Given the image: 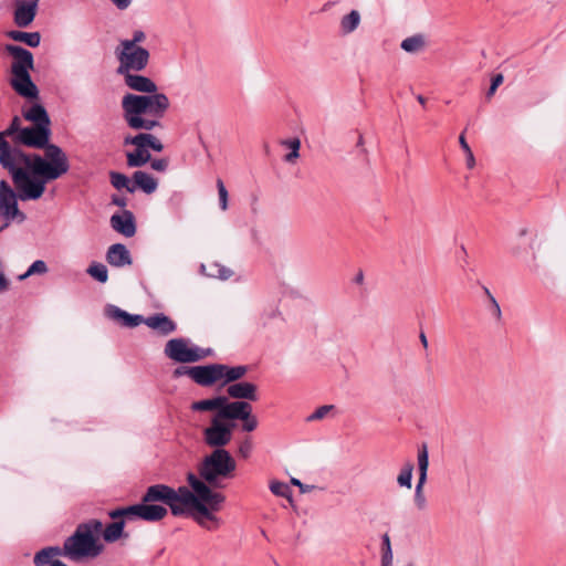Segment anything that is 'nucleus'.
Returning <instances> with one entry per match:
<instances>
[{"mask_svg": "<svg viewBox=\"0 0 566 566\" xmlns=\"http://www.w3.org/2000/svg\"><path fill=\"white\" fill-rule=\"evenodd\" d=\"M188 483L191 490L186 486L175 490L165 484L151 485L144 494L142 504L163 502L174 515H189L200 526L209 531L216 530L220 524L216 512L221 510L224 495L212 491L192 473L188 475Z\"/></svg>", "mask_w": 566, "mask_h": 566, "instance_id": "nucleus-1", "label": "nucleus"}, {"mask_svg": "<svg viewBox=\"0 0 566 566\" xmlns=\"http://www.w3.org/2000/svg\"><path fill=\"white\" fill-rule=\"evenodd\" d=\"M125 85L132 91L144 93H127L122 98L123 117L127 126L135 130L149 132L160 126L163 118L170 106L168 96L159 93L157 84L149 77L129 72L122 74Z\"/></svg>", "mask_w": 566, "mask_h": 566, "instance_id": "nucleus-2", "label": "nucleus"}, {"mask_svg": "<svg viewBox=\"0 0 566 566\" xmlns=\"http://www.w3.org/2000/svg\"><path fill=\"white\" fill-rule=\"evenodd\" d=\"M51 128L39 127L35 125L23 127L19 132L17 138L11 143V146L20 148L25 146L35 149H44V157L38 154H27V164L21 165L31 175V178L43 181V192L45 191V184L55 180L66 174L70 169V164L66 154L63 149L50 143Z\"/></svg>", "mask_w": 566, "mask_h": 566, "instance_id": "nucleus-3", "label": "nucleus"}, {"mask_svg": "<svg viewBox=\"0 0 566 566\" xmlns=\"http://www.w3.org/2000/svg\"><path fill=\"white\" fill-rule=\"evenodd\" d=\"M102 531L103 523L98 520L78 524L75 532L64 541L63 556L73 562L97 557L104 549L98 541Z\"/></svg>", "mask_w": 566, "mask_h": 566, "instance_id": "nucleus-4", "label": "nucleus"}, {"mask_svg": "<svg viewBox=\"0 0 566 566\" xmlns=\"http://www.w3.org/2000/svg\"><path fill=\"white\" fill-rule=\"evenodd\" d=\"M237 462L230 452L226 449H214L207 454L198 467L201 482L213 489L226 486V481L234 476Z\"/></svg>", "mask_w": 566, "mask_h": 566, "instance_id": "nucleus-5", "label": "nucleus"}, {"mask_svg": "<svg viewBox=\"0 0 566 566\" xmlns=\"http://www.w3.org/2000/svg\"><path fill=\"white\" fill-rule=\"evenodd\" d=\"M105 314L108 318L118 322L122 326L132 328L145 324L164 336L174 333L177 328L176 323L163 313H157L145 318L142 315L129 314L116 305L108 304L105 307Z\"/></svg>", "mask_w": 566, "mask_h": 566, "instance_id": "nucleus-6", "label": "nucleus"}, {"mask_svg": "<svg viewBox=\"0 0 566 566\" xmlns=\"http://www.w3.org/2000/svg\"><path fill=\"white\" fill-rule=\"evenodd\" d=\"M167 358L176 363H196L212 354L211 348H201L188 338L177 337L169 339L164 348Z\"/></svg>", "mask_w": 566, "mask_h": 566, "instance_id": "nucleus-7", "label": "nucleus"}, {"mask_svg": "<svg viewBox=\"0 0 566 566\" xmlns=\"http://www.w3.org/2000/svg\"><path fill=\"white\" fill-rule=\"evenodd\" d=\"M117 60L119 62L117 73L119 75L129 72L143 71L149 61V52L138 45L130 43H120L116 50Z\"/></svg>", "mask_w": 566, "mask_h": 566, "instance_id": "nucleus-8", "label": "nucleus"}, {"mask_svg": "<svg viewBox=\"0 0 566 566\" xmlns=\"http://www.w3.org/2000/svg\"><path fill=\"white\" fill-rule=\"evenodd\" d=\"M15 192L6 180L0 181V217L6 221V226L12 221L23 222L25 214L19 210L18 200L29 201L30 199H22V190L14 186Z\"/></svg>", "mask_w": 566, "mask_h": 566, "instance_id": "nucleus-9", "label": "nucleus"}, {"mask_svg": "<svg viewBox=\"0 0 566 566\" xmlns=\"http://www.w3.org/2000/svg\"><path fill=\"white\" fill-rule=\"evenodd\" d=\"M233 423H227L214 415L210 424L203 429L205 443L214 449H224L232 439Z\"/></svg>", "mask_w": 566, "mask_h": 566, "instance_id": "nucleus-10", "label": "nucleus"}, {"mask_svg": "<svg viewBox=\"0 0 566 566\" xmlns=\"http://www.w3.org/2000/svg\"><path fill=\"white\" fill-rule=\"evenodd\" d=\"M167 514V509L158 504H135L127 507L117 509L109 512V517L113 520L127 516L137 517L148 522H157L164 518Z\"/></svg>", "mask_w": 566, "mask_h": 566, "instance_id": "nucleus-11", "label": "nucleus"}, {"mask_svg": "<svg viewBox=\"0 0 566 566\" xmlns=\"http://www.w3.org/2000/svg\"><path fill=\"white\" fill-rule=\"evenodd\" d=\"M40 0H14L13 22L19 28H28L35 19Z\"/></svg>", "mask_w": 566, "mask_h": 566, "instance_id": "nucleus-12", "label": "nucleus"}, {"mask_svg": "<svg viewBox=\"0 0 566 566\" xmlns=\"http://www.w3.org/2000/svg\"><path fill=\"white\" fill-rule=\"evenodd\" d=\"M6 51L13 57L11 73L33 70L34 59L29 50L20 45L7 44Z\"/></svg>", "mask_w": 566, "mask_h": 566, "instance_id": "nucleus-13", "label": "nucleus"}, {"mask_svg": "<svg viewBox=\"0 0 566 566\" xmlns=\"http://www.w3.org/2000/svg\"><path fill=\"white\" fill-rule=\"evenodd\" d=\"M29 72L30 71L12 73L13 76L10 80V85L17 92V94L22 97L36 98L39 95V90L33 83Z\"/></svg>", "mask_w": 566, "mask_h": 566, "instance_id": "nucleus-14", "label": "nucleus"}, {"mask_svg": "<svg viewBox=\"0 0 566 566\" xmlns=\"http://www.w3.org/2000/svg\"><path fill=\"white\" fill-rule=\"evenodd\" d=\"M253 410V407L248 401L242 400H232L230 401L228 397H226V403L222 406L220 412L216 415L224 420H241L248 411Z\"/></svg>", "mask_w": 566, "mask_h": 566, "instance_id": "nucleus-15", "label": "nucleus"}, {"mask_svg": "<svg viewBox=\"0 0 566 566\" xmlns=\"http://www.w3.org/2000/svg\"><path fill=\"white\" fill-rule=\"evenodd\" d=\"M226 392L233 400L256 401L259 399L258 386L250 381H238L227 386Z\"/></svg>", "mask_w": 566, "mask_h": 566, "instance_id": "nucleus-16", "label": "nucleus"}, {"mask_svg": "<svg viewBox=\"0 0 566 566\" xmlns=\"http://www.w3.org/2000/svg\"><path fill=\"white\" fill-rule=\"evenodd\" d=\"M192 380L202 387L214 385L219 381V364L195 366Z\"/></svg>", "mask_w": 566, "mask_h": 566, "instance_id": "nucleus-17", "label": "nucleus"}, {"mask_svg": "<svg viewBox=\"0 0 566 566\" xmlns=\"http://www.w3.org/2000/svg\"><path fill=\"white\" fill-rule=\"evenodd\" d=\"M112 227L126 237H133L136 232L134 214L124 210L120 214H114L111 218Z\"/></svg>", "mask_w": 566, "mask_h": 566, "instance_id": "nucleus-18", "label": "nucleus"}, {"mask_svg": "<svg viewBox=\"0 0 566 566\" xmlns=\"http://www.w3.org/2000/svg\"><path fill=\"white\" fill-rule=\"evenodd\" d=\"M249 368L245 365L230 366L219 364V381L222 385H232L240 381L248 373Z\"/></svg>", "mask_w": 566, "mask_h": 566, "instance_id": "nucleus-19", "label": "nucleus"}, {"mask_svg": "<svg viewBox=\"0 0 566 566\" xmlns=\"http://www.w3.org/2000/svg\"><path fill=\"white\" fill-rule=\"evenodd\" d=\"M23 117L39 127L50 128L51 126L48 112L41 104H34L28 111H24Z\"/></svg>", "mask_w": 566, "mask_h": 566, "instance_id": "nucleus-20", "label": "nucleus"}, {"mask_svg": "<svg viewBox=\"0 0 566 566\" xmlns=\"http://www.w3.org/2000/svg\"><path fill=\"white\" fill-rule=\"evenodd\" d=\"M133 184L134 192L140 189L147 195L155 192L158 187V181L151 175L143 170H137L133 174Z\"/></svg>", "mask_w": 566, "mask_h": 566, "instance_id": "nucleus-21", "label": "nucleus"}, {"mask_svg": "<svg viewBox=\"0 0 566 566\" xmlns=\"http://www.w3.org/2000/svg\"><path fill=\"white\" fill-rule=\"evenodd\" d=\"M22 128L21 118L17 115L13 116L9 126L4 130L0 132L1 150L4 151L8 147H12L11 143L17 138V135H19V132L22 130Z\"/></svg>", "mask_w": 566, "mask_h": 566, "instance_id": "nucleus-22", "label": "nucleus"}, {"mask_svg": "<svg viewBox=\"0 0 566 566\" xmlns=\"http://www.w3.org/2000/svg\"><path fill=\"white\" fill-rule=\"evenodd\" d=\"M63 556V549L59 546H48L39 551L33 558L35 566H51L56 557Z\"/></svg>", "mask_w": 566, "mask_h": 566, "instance_id": "nucleus-23", "label": "nucleus"}, {"mask_svg": "<svg viewBox=\"0 0 566 566\" xmlns=\"http://www.w3.org/2000/svg\"><path fill=\"white\" fill-rule=\"evenodd\" d=\"M200 271L206 276L221 280H228L232 275V271L230 269L218 262L201 263Z\"/></svg>", "mask_w": 566, "mask_h": 566, "instance_id": "nucleus-24", "label": "nucleus"}, {"mask_svg": "<svg viewBox=\"0 0 566 566\" xmlns=\"http://www.w3.org/2000/svg\"><path fill=\"white\" fill-rule=\"evenodd\" d=\"M7 36L13 41L23 42L31 48L39 46L41 42V34L39 32L11 30L7 32Z\"/></svg>", "mask_w": 566, "mask_h": 566, "instance_id": "nucleus-25", "label": "nucleus"}, {"mask_svg": "<svg viewBox=\"0 0 566 566\" xmlns=\"http://www.w3.org/2000/svg\"><path fill=\"white\" fill-rule=\"evenodd\" d=\"M226 403V396H216L210 399L195 401L191 405L193 411H213L220 412L222 406Z\"/></svg>", "mask_w": 566, "mask_h": 566, "instance_id": "nucleus-26", "label": "nucleus"}, {"mask_svg": "<svg viewBox=\"0 0 566 566\" xmlns=\"http://www.w3.org/2000/svg\"><path fill=\"white\" fill-rule=\"evenodd\" d=\"M427 42L423 34H415L401 41L400 48L411 54L419 53L426 49Z\"/></svg>", "mask_w": 566, "mask_h": 566, "instance_id": "nucleus-27", "label": "nucleus"}, {"mask_svg": "<svg viewBox=\"0 0 566 566\" xmlns=\"http://www.w3.org/2000/svg\"><path fill=\"white\" fill-rule=\"evenodd\" d=\"M109 181L116 190H126L129 193H134L133 178L129 179L125 174L109 171Z\"/></svg>", "mask_w": 566, "mask_h": 566, "instance_id": "nucleus-28", "label": "nucleus"}, {"mask_svg": "<svg viewBox=\"0 0 566 566\" xmlns=\"http://www.w3.org/2000/svg\"><path fill=\"white\" fill-rule=\"evenodd\" d=\"M106 260L113 266H124L132 263L129 250H107Z\"/></svg>", "mask_w": 566, "mask_h": 566, "instance_id": "nucleus-29", "label": "nucleus"}, {"mask_svg": "<svg viewBox=\"0 0 566 566\" xmlns=\"http://www.w3.org/2000/svg\"><path fill=\"white\" fill-rule=\"evenodd\" d=\"M126 157L128 167L133 168L143 167L151 159V156L147 149L138 148H136L134 151L127 153Z\"/></svg>", "mask_w": 566, "mask_h": 566, "instance_id": "nucleus-30", "label": "nucleus"}, {"mask_svg": "<svg viewBox=\"0 0 566 566\" xmlns=\"http://www.w3.org/2000/svg\"><path fill=\"white\" fill-rule=\"evenodd\" d=\"M124 521H116L108 524L103 531V538L107 543H114L124 534Z\"/></svg>", "mask_w": 566, "mask_h": 566, "instance_id": "nucleus-31", "label": "nucleus"}, {"mask_svg": "<svg viewBox=\"0 0 566 566\" xmlns=\"http://www.w3.org/2000/svg\"><path fill=\"white\" fill-rule=\"evenodd\" d=\"M360 23V14L357 10H352L340 20V30L344 34L354 32Z\"/></svg>", "mask_w": 566, "mask_h": 566, "instance_id": "nucleus-32", "label": "nucleus"}, {"mask_svg": "<svg viewBox=\"0 0 566 566\" xmlns=\"http://www.w3.org/2000/svg\"><path fill=\"white\" fill-rule=\"evenodd\" d=\"M413 463L407 461L397 476V483L401 488L411 489L412 486Z\"/></svg>", "mask_w": 566, "mask_h": 566, "instance_id": "nucleus-33", "label": "nucleus"}, {"mask_svg": "<svg viewBox=\"0 0 566 566\" xmlns=\"http://www.w3.org/2000/svg\"><path fill=\"white\" fill-rule=\"evenodd\" d=\"M426 482V476H419L415 489L413 502L419 511H423L427 509V499L423 493V486Z\"/></svg>", "mask_w": 566, "mask_h": 566, "instance_id": "nucleus-34", "label": "nucleus"}, {"mask_svg": "<svg viewBox=\"0 0 566 566\" xmlns=\"http://www.w3.org/2000/svg\"><path fill=\"white\" fill-rule=\"evenodd\" d=\"M417 463H418L419 476L427 478L428 476V468H429V453H428L427 444H424V443L418 449Z\"/></svg>", "mask_w": 566, "mask_h": 566, "instance_id": "nucleus-35", "label": "nucleus"}, {"mask_svg": "<svg viewBox=\"0 0 566 566\" xmlns=\"http://www.w3.org/2000/svg\"><path fill=\"white\" fill-rule=\"evenodd\" d=\"M87 273L99 283H105L108 279L107 268L103 263L93 262L88 266Z\"/></svg>", "mask_w": 566, "mask_h": 566, "instance_id": "nucleus-36", "label": "nucleus"}, {"mask_svg": "<svg viewBox=\"0 0 566 566\" xmlns=\"http://www.w3.org/2000/svg\"><path fill=\"white\" fill-rule=\"evenodd\" d=\"M151 138V134L149 133H139L136 136H128L124 139L125 145H134L138 149H147L149 146V142Z\"/></svg>", "mask_w": 566, "mask_h": 566, "instance_id": "nucleus-37", "label": "nucleus"}, {"mask_svg": "<svg viewBox=\"0 0 566 566\" xmlns=\"http://www.w3.org/2000/svg\"><path fill=\"white\" fill-rule=\"evenodd\" d=\"M48 272V266L45 264L44 261L42 260H36L34 261L30 266L29 269L21 275H19V280H25L28 279L29 276L31 275H42V274H45Z\"/></svg>", "mask_w": 566, "mask_h": 566, "instance_id": "nucleus-38", "label": "nucleus"}, {"mask_svg": "<svg viewBox=\"0 0 566 566\" xmlns=\"http://www.w3.org/2000/svg\"><path fill=\"white\" fill-rule=\"evenodd\" d=\"M270 490L274 495L285 497L289 501H292V491L286 483L280 481H272L270 483Z\"/></svg>", "mask_w": 566, "mask_h": 566, "instance_id": "nucleus-39", "label": "nucleus"}, {"mask_svg": "<svg viewBox=\"0 0 566 566\" xmlns=\"http://www.w3.org/2000/svg\"><path fill=\"white\" fill-rule=\"evenodd\" d=\"M381 566H392V551L390 544V537L388 534L382 536V548H381Z\"/></svg>", "mask_w": 566, "mask_h": 566, "instance_id": "nucleus-40", "label": "nucleus"}, {"mask_svg": "<svg viewBox=\"0 0 566 566\" xmlns=\"http://www.w3.org/2000/svg\"><path fill=\"white\" fill-rule=\"evenodd\" d=\"M335 406L334 405H324L318 407L313 413L307 416L306 421L307 422H314L319 421L329 416L332 411H334Z\"/></svg>", "mask_w": 566, "mask_h": 566, "instance_id": "nucleus-41", "label": "nucleus"}, {"mask_svg": "<svg viewBox=\"0 0 566 566\" xmlns=\"http://www.w3.org/2000/svg\"><path fill=\"white\" fill-rule=\"evenodd\" d=\"M240 421H242V430L245 432H252L259 426L258 418L253 415V410L248 411Z\"/></svg>", "mask_w": 566, "mask_h": 566, "instance_id": "nucleus-42", "label": "nucleus"}, {"mask_svg": "<svg viewBox=\"0 0 566 566\" xmlns=\"http://www.w3.org/2000/svg\"><path fill=\"white\" fill-rule=\"evenodd\" d=\"M459 144H460L461 148L463 149V151L467 155V167L469 169H472L475 166V158H474V155H473L469 144L467 143V139L464 137V133H462L460 135Z\"/></svg>", "mask_w": 566, "mask_h": 566, "instance_id": "nucleus-43", "label": "nucleus"}, {"mask_svg": "<svg viewBox=\"0 0 566 566\" xmlns=\"http://www.w3.org/2000/svg\"><path fill=\"white\" fill-rule=\"evenodd\" d=\"M217 189L219 195V206L222 211L228 209V190L223 184V181L219 178L217 179Z\"/></svg>", "mask_w": 566, "mask_h": 566, "instance_id": "nucleus-44", "label": "nucleus"}, {"mask_svg": "<svg viewBox=\"0 0 566 566\" xmlns=\"http://www.w3.org/2000/svg\"><path fill=\"white\" fill-rule=\"evenodd\" d=\"M253 443L250 437H245L238 447V454L242 459H248L251 455Z\"/></svg>", "mask_w": 566, "mask_h": 566, "instance_id": "nucleus-45", "label": "nucleus"}, {"mask_svg": "<svg viewBox=\"0 0 566 566\" xmlns=\"http://www.w3.org/2000/svg\"><path fill=\"white\" fill-rule=\"evenodd\" d=\"M195 366H180L174 370V377L179 378L182 376H188L191 380L193 379Z\"/></svg>", "mask_w": 566, "mask_h": 566, "instance_id": "nucleus-46", "label": "nucleus"}, {"mask_svg": "<svg viewBox=\"0 0 566 566\" xmlns=\"http://www.w3.org/2000/svg\"><path fill=\"white\" fill-rule=\"evenodd\" d=\"M503 81H504V77L501 73H499L492 77L491 86H490L489 91L486 92L488 98H490L491 96L494 95L496 88L503 83Z\"/></svg>", "mask_w": 566, "mask_h": 566, "instance_id": "nucleus-47", "label": "nucleus"}, {"mask_svg": "<svg viewBox=\"0 0 566 566\" xmlns=\"http://www.w3.org/2000/svg\"><path fill=\"white\" fill-rule=\"evenodd\" d=\"M150 166L154 170L164 172L168 168V159H166V158L153 159L150 161Z\"/></svg>", "mask_w": 566, "mask_h": 566, "instance_id": "nucleus-48", "label": "nucleus"}, {"mask_svg": "<svg viewBox=\"0 0 566 566\" xmlns=\"http://www.w3.org/2000/svg\"><path fill=\"white\" fill-rule=\"evenodd\" d=\"M146 35L142 30H136L133 33V39L130 40H122L120 43H130L133 45H137L145 40Z\"/></svg>", "mask_w": 566, "mask_h": 566, "instance_id": "nucleus-49", "label": "nucleus"}, {"mask_svg": "<svg viewBox=\"0 0 566 566\" xmlns=\"http://www.w3.org/2000/svg\"><path fill=\"white\" fill-rule=\"evenodd\" d=\"M111 199H112V203L119 208L124 209L127 206V198L125 196L113 195Z\"/></svg>", "mask_w": 566, "mask_h": 566, "instance_id": "nucleus-50", "label": "nucleus"}, {"mask_svg": "<svg viewBox=\"0 0 566 566\" xmlns=\"http://www.w3.org/2000/svg\"><path fill=\"white\" fill-rule=\"evenodd\" d=\"M148 148H151L155 151H161L164 149V145L156 136L151 135Z\"/></svg>", "mask_w": 566, "mask_h": 566, "instance_id": "nucleus-51", "label": "nucleus"}, {"mask_svg": "<svg viewBox=\"0 0 566 566\" xmlns=\"http://www.w3.org/2000/svg\"><path fill=\"white\" fill-rule=\"evenodd\" d=\"M533 261H534V263L530 264V268L533 271H538L544 265V264H542V262L544 261V258L539 254L534 253Z\"/></svg>", "mask_w": 566, "mask_h": 566, "instance_id": "nucleus-52", "label": "nucleus"}, {"mask_svg": "<svg viewBox=\"0 0 566 566\" xmlns=\"http://www.w3.org/2000/svg\"><path fill=\"white\" fill-rule=\"evenodd\" d=\"M291 483H292L293 485H295V486H298V488H300V491H301L302 493H307V492H310V491L313 489V486H312V485L303 484V483H302L298 479H296V478H292V479H291Z\"/></svg>", "mask_w": 566, "mask_h": 566, "instance_id": "nucleus-53", "label": "nucleus"}, {"mask_svg": "<svg viewBox=\"0 0 566 566\" xmlns=\"http://www.w3.org/2000/svg\"><path fill=\"white\" fill-rule=\"evenodd\" d=\"M281 144L289 148L290 150H293L294 145H296L297 149L301 147V140L298 138H291L286 140H282Z\"/></svg>", "mask_w": 566, "mask_h": 566, "instance_id": "nucleus-54", "label": "nucleus"}, {"mask_svg": "<svg viewBox=\"0 0 566 566\" xmlns=\"http://www.w3.org/2000/svg\"><path fill=\"white\" fill-rule=\"evenodd\" d=\"M300 157V149L297 147H293V150H291L289 154L285 155L284 160L286 163H294Z\"/></svg>", "mask_w": 566, "mask_h": 566, "instance_id": "nucleus-55", "label": "nucleus"}, {"mask_svg": "<svg viewBox=\"0 0 566 566\" xmlns=\"http://www.w3.org/2000/svg\"><path fill=\"white\" fill-rule=\"evenodd\" d=\"M113 2V4H115L119 10H125L127 9L130 3H132V0H111Z\"/></svg>", "mask_w": 566, "mask_h": 566, "instance_id": "nucleus-56", "label": "nucleus"}, {"mask_svg": "<svg viewBox=\"0 0 566 566\" xmlns=\"http://www.w3.org/2000/svg\"><path fill=\"white\" fill-rule=\"evenodd\" d=\"M8 286V281L3 276V274L0 272V291L6 290Z\"/></svg>", "mask_w": 566, "mask_h": 566, "instance_id": "nucleus-57", "label": "nucleus"}, {"mask_svg": "<svg viewBox=\"0 0 566 566\" xmlns=\"http://www.w3.org/2000/svg\"><path fill=\"white\" fill-rule=\"evenodd\" d=\"M279 314H280L279 310L276 307H274L271 310V312L269 313L268 316L273 318V317L279 316Z\"/></svg>", "mask_w": 566, "mask_h": 566, "instance_id": "nucleus-58", "label": "nucleus"}, {"mask_svg": "<svg viewBox=\"0 0 566 566\" xmlns=\"http://www.w3.org/2000/svg\"><path fill=\"white\" fill-rule=\"evenodd\" d=\"M420 340H421V343H422V345L424 347L428 346V340H427V337H426V335L423 333L420 334Z\"/></svg>", "mask_w": 566, "mask_h": 566, "instance_id": "nucleus-59", "label": "nucleus"}, {"mask_svg": "<svg viewBox=\"0 0 566 566\" xmlns=\"http://www.w3.org/2000/svg\"><path fill=\"white\" fill-rule=\"evenodd\" d=\"M364 280V275H363V272H359L356 277H355V281L356 283H361Z\"/></svg>", "mask_w": 566, "mask_h": 566, "instance_id": "nucleus-60", "label": "nucleus"}, {"mask_svg": "<svg viewBox=\"0 0 566 566\" xmlns=\"http://www.w3.org/2000/svg\"><path fill=\"white\" fill-rule=\"evenodd\" d=\"M108 248H111V249H123V248H125V245L122 244V243H113Z\"/></svg>", "mask_w": 566, "mask_h": 566, "instance_id": "nucleus-61", "label": "nucleus"}, {"mask_svg": "<svg viewBox=\"0 0 566 566\" xmlns=\"http://www.w3.org/2000/svg\"><path fill=\"white\" fill-rule=\"evenodd\" d=\"M51 566H69V565H66L65 563H63L61 560H55L54 563L51 564Z\"/></svg>", "mask_w": 566, "mask_h": 566, "instance_id": "nucleus-62", "label": "nucleus"}, {"mask_svg": "<svg viewBox=\"0 0 566 566\" xmlns=\"http://www.w3.org/2000/svg\"><path fill=\"white\" fill-rule=\"evenodd\" d=\"M417 99H418V102H419L421 105H424V104H426V98H424L422 95H418V96H417Z\"/></svg>", "mask_w": 566, "mask_h": 566, "instance_id": "nucleus-63", "label": "nucleus"}]
</instances>
